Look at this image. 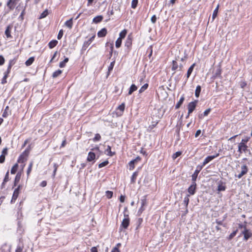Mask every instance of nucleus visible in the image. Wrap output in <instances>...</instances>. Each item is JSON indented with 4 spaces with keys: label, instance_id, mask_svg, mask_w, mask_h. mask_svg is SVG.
<instances>
[{
    "label": "nucleus",
    "instance_id": "54",
    "mask_svg": "<svg viewBox=\"0 0 252 252\" xmlns=\"http://www.w3.org/2000/svg\"><path fill=\"white\" fill-rule=\"evenodd\" d=\"M29 153V150L28 149H26L22 155H23V157H24V155H25V156L26 157L25 158H27V157H28Z\"/></svg>",
    "mask_w": 252,
    "mask_h": 252
},
{
    "label": "nucleus",
    "instance_id": "36",
    "mask_svg": "<svg viewBox=\"0 0 252 252\" xmlns=\"http://www.w3.org/2000/svg\"><path fill=\"white\" fill-rule=\"evenodd\" d=\"M101 139V136L99 134H96L95 135V136L93 138V141L94 142H96V141H99Z\"/></svg>",
    "mask_w": 252,
    "mask_h": 252
},
{
    "label": "nucleus",
    "instance_id": "1",
    "mask_svg": "<svg viewBox=\"0 0 252 252\" xmlns=\"http://www.w3.org/2000/svg\"><path fill=\"white\" fill-rule=\"evenodd\" d=\"M129 224V218L128 215L124 213V218L122 220L121 227H123L125 229H126Z\"/></svg>",
    "mask_w": 252,
    "mask_h": 252
},
{
    "label": "nucleus",
    "instance_id": "41",
    "mask_svg": "<svg viewBox=\"0 0 252 252\" xmlns=\"http://www.w3.org/2000/svg\"><path fill=\"white\" fill-rule=\"evenodd\" d=\"M21 178V174L20 173H18L15 178V186L16 185V183L19 182Z\"/></svg>",
    "mask_w": 252,
    "mask_h": 252
},
{
    "label": "nucleus",
    "instance_id": "28",
    "mask_svg": "<svg viewBox=\"0 0 252 252\" xmlns=\"http://www.w3.org/2000/svg\"><path fill=\"white\" fill-rule=\"evenodd\" d=\"M33 161H31L30 162V163L29 164V167H28V170H27V176H29V175H30L31 171H32V165H33Z\"/></svg>",
    "mask_w": 252,
    "mask_h": 252
},
{
    "label": "nucleus",
    "instance_id": "60",
    "mask_svg": "<svg viewBox=\"0 0 252 252\" xmlns=\"http://www.w3.org/2000/svg\"><path fill=\"white\" fill-rule=\"evenodd\" d=\"M111 252H120V251L117 248H113V249L111 250Z\"/></svg>",
    "mask_w": 252,
    "mask_h": 252
},
{
    "label": "nucleus",
    "instance_id": "29",
    "mask_svg": "<svg viewBox=\"0 0 252 252\" xmlns=\"http://www.w3.org/2000/svg\"><path fill=\"white\" fill-rule=\"evenodd\" d=\"M48 14V11L47 9L45 10L40 15L39 19H42L46 17Z\"/></svg>",
    "mask_w": 252,
    "mask_h": 252
},
{
    "label": "nucleus",
    "instance_id": "17",
    "mask_svg": "<svg viewBox=\"0 0 252 252\" xmlns=\"http://www.w3.org/2000/svg\"><path fill=\"white\" fill-rule=\"evenodd\" d=\"M184 99H185V97H184V95H182V96L181 97V98H180V99L179 101L178 102V103L176 104V106H175V108H176V109H178V108H180V107L181 106V105L182 104V103H183V101H184Z\"/></svg>",
    "mask_w": 252,
    "mask_h": 252
},
{
    "label": "nucleus",
    "instance_id": "49",
    "mask_svg": "<svg viewBox=\"0 0 252 252\" xmlns=\"http://www.w3.org/2000/svg\"><path fill=\"white\" fill-rule=\"evenodd\" d=\"M237 232V230L234 231L233 232H232L229 236L228 239L229 240H231V239H232L236 235Z\"/></svg>",
    "mask_w": 252,
    "mask_h": 252
},
{
    "label": "nucleus",
    "instance_id": "43",
    "mask_svg": "<svg viewBox=\"0 0 252 252\" xmlns=\"http://www.w3.org/2000/svg\"><path fill=\"white\" fill-rule=\"evenodd\" d=\"M210 111H211V109H210V108H209V109H208L206 110L204 112L203 114V115H202V114H201V115L199 116V117H200V118H202V116H203V115L204 116H207V115H208V114L210 113Z\"/></svg>",
    "mask_w": 252,
    "mask_h": 252
},
{
    "label": "nucleus",
    "instance_id": "61",
    "mask_svg": "<svg viewBox=\"0 0 252 252\" xmlns=\"http://www.w3.org/2000/svg\"><path fill=\"white\" fill-rule=\"evenodd\" d=\"M125 197L124 195H121L120 197V200L121 202H124L125 201Z\"/></svg>",
    "mask_w": 252,
    "mask_h": 252
},
{
    "label": "nucleus",
    "instance_id": "20",
    "mask_svg": "<svg viewBox=\"0 0 252 252\" xmlns=\"http://www.w3.org/2000/svg\"><path fill=\"white\" fill-rule=\"evenodd\" d=\"M65 25L69 29H71L73 26L72 18L70 19L65 23Z\"/></svg>",
    "mask_w": 252,
    "mask_h": 252
},
{
    "label": "nucleus",
    "instance_id": "2",
    "mask_svg": "<svg viewBox=\"0 0 252 252\" xmlns=\"http://www.w3.org/2000/svg\"><path fill=\"white\" fill-rule=\"evenodd\" d=\"M248 172V166L244 164L241 166V172L238 175H235V176L238 179L241 178L244 175H246Z\"/></svg>",
    "mask_w": 252,
    "mask_h": 252
},
{
    "label": "nucleus",
    "instance_id": "6",
    "mask_svg": "<svg viewBox=\"0 0 252 252\" xmlns=\"http://www.w3.org/2000/svg\"><path fill=\"white\" fill-rule=\"evenodd\" d=\"M20 188V186H19L14 191L13 196L11 200V203H13L17 199L18 197L19 194V190Z\"/></svg>",
    "mask_w": 252,
    "mask_h": 252
},
{
    "label": "nucleus",
    "instance_id": "35",
    "mask_svg": "<svg viewBox=\"0 0 252 252\" xmlns=\"http://www.w3.org/2000/svg\"><path fill=\"white\" fill-rule=\"evenodd\" d=\"M225 189V187L222 184H220L218 187V190L220 191H224Z\"/></svg>",
    "mask_w": 252,
    "mask_h": 252
},
{
    "label": "nucleus",
    "instance_id": "3",
    "mask_svg": "<svg viewBox=\"0 0 252 252\" xmlns=\"http://www.w3.org/2000/svg\"><path fill=\"white\" fill-rule=\"evenodd\" d=\"M196 101H192L189 103L188 107V114L187 116V118H188L189 114L191 113L193 110L195 109L196 105Z\"/></svg>",
    "mask_w": 252,
    "mask_h": 252
},
{
    "label": "nucleus",
    "instance_id": "22",
    "mask_svg": "<svg viewBox=\"0 0 252 252\" xmlns=\"http://www.w3.org/2000/svg\"><path fill=\"white\" fill-rule=\"evenodd\" d=\"M219 5H218L217 7L215 9V10L213 11V14H212V21L214 20L215 18L217 17L218 10H219Z\"/></svg>",
    "mask_w": 252,
    "mask_h": 252
},
{
    "label": "nucleus",
    "instance_id": "12",
    "mask_svg": "<svg viewBox=\"0 0 252 252\" xmlns=\"http://www.w3.org/2000/svg\"><path fill=\"white\" fill-rule=\"evenodd\" d=\"M107 33V30L105 28H103L97 32V35L99 37H104Z\"/></svg>",
    "mask_w": 252,
    "mask_h": 252
},
{
    "label": "nucleus",
    "instance_id": "14",
    "mask_svg": "<svg viewBox=\"0 0 252 252\" xmlns=\"http://www.w3.org/2000/svg\"><path fill=\"white\" fill-rule=\"evenodd\" d=\"M132 45V39L130 35H128L127 37L126 42L125 43V46L127 47V48H129Z\"/></svg>",
    "mask_w": 252,
    "mask_h": 252
},
{
    "label": "nucleus",
    "instance_id": "32",
    "mask_svg": "<svg viewBox=\"0 0 252 252\" xmlns=\"http://www.w3.org/2000/svg\"><path fill=\"white\" fill-rule=\"evenodd\" d=\"M126 32H127L126 30L122 31L119 34L120 37L119 38H121V39L124 38L126 36Z\"/></svg>",
    "mask_w": 252,
    "mask_h": 252
},
{
    "label": "nucleus",
    "instance_id": "58",
    "mask_svg": "<svg viewBox=\"0 0 252 252\" xmlns=\"http://www.w3.org/2000/svg\"><path fill=\"white\" fill-rule=\"evenodd\" d=\"M178 64H173L172 69L175 71V70L178 68Z\"/></svg>",
    "mask_w": 252,
    "mask_h": 252
},
{
    "label": "nucleus",
    "instance_id": "48",
    "mask_svg": "<svg viewBox=\"0 0 252 252\" xmlns=\"http://www.w3.org/2000/svg\"><path fill=\"white\" fill-rule=\"evenodd\" d=\"M249 139L250 137L247 136L242 139L240 143L246 144V143L249 141Z\"/></svg>",
    "mask_w": 252,
    "mask_h": 252
},
{
    "label": "nucleus",
    "instance_id": "62",
    "mask_svg": "<svg viewBox=\"0 0 252 252\" xmlns=\"http://www.w3.org/2000/svg\"><path fill=\"white\" fill-rule=\"evenodd\" d=\"M200 133H201V130H200V129L197 130L195 134V137H198L200 135Z\"/></svg>",
    "mask_w": 252,
    "mask_h": 252
},
{
    "label": "nucleus",
    "instance_id": "56",
    "mask_svg": "<svg viewBox=\"0 0 252 252\" xmlns=\"http://www.w3.org/2000/svg\"><path fill=\"white\" fill-rule=\"evenodd\" d=\"M151 20L153 23H155L156 22V20H157V17H156V15H153L152 17Z\"/></svg>",
    "mask_w": 252,
    "mask_h": 252
},
{
    "label": "nucleus",
    "instance_id": "16",
    "mask_svg": "<svg viewBox=\"0 0 252 252\" xmlns=\"http://www.w3.org/2000/svg\"><path fill=\"white\" fill-rule=\"evenodd\" d=\"M11 29L12 27L10 26H7L6 29V30L5 31V34L6 35L7 38H10L11 37L10 34Z\"/></svg>",
    "mask_w": 252,
    "mask_h": 252
},
{
    "label": "nucleus",
    "instance_id": "39",
    "mask_svg": "<svg viewBox=\"0 0 252 252\" xmlns=\"http://www.w3.org/2000/svg\"><path fill=\"white\" fill-rule=\"evenodd\" d=\"M182 154V152L178 151L174 154L172 156V158L173 159H176L177 157H179Z\"/></svg>",
    "mask_w": 252,
    "mask_h": 252
},
{
    "label": "nucleus",
    "instance_id": "40",
    "mask_svg": "<svg viewBox=\"0 0 252 252\" xmlns=\"http://www.w3.org/2000/svg\"><path fill=\"white\" fill-rule=\"evenodd\" d=\"M108 164V161L107 160H105L98 164L99 168H102L103 167L105 166Z\"/></svg>",
    "mask_w": 252,
    "mask_h": 252
},
{
    "label": "nucleus",
    "instance_id": "57",
    "mask_svg": "<svg viewBox=\"0 0 252 252\" xmlns=\"http://www.w3.org/2000/svg\"><path fill=\"white\" fill-rule=\"evenodd\" d=\"M144 210L145 208L144 207L141 206L138 210V213L139 214H141Z\"/></svg>",
    "mask_w": 252,
    "mask_h": 252
},
{
    "label": "nucleus",
    "instance_id": "27",
    "mask_svg": "<svg viewBox=\"0 0 252 252\" xmlns=\"http://www.w3.org/2000/svg\"><path fill=\"white\" fill-rule=\"evenodd\" d=\"M62 72V71L61 70H58L56 71H55L53 74H52V77L53 78H56L58 76H59Z\"/></svg>",
    "mask_w": 252,
    "mask_h": 252
},
{
    "label": "nucleus",
    "instance_id": "19",
    "mask_svg": "<svg viewBox=\"0 0 252 252\" xmlns=\"http://www.w3.org/2000/svg\"><path fill=\"white\" fill-rule=\"evenodd\" d=\"M57 43H58L57 40H52L49 43V47L50 49H52V48H54V47H55L57 45Z\"/></svg>",
    "mask_w": 252,
    "mask_h": 252
},
{
    "label": "nucleus",
    "instance_id": "52",
    "mask_svg": "<svg viewBox=\"0 0 252 252\" xmlns=\"http://www.w3.org/2000/svg\"><path fill=\"white\" fill-rule=\"evenodd\" d=\"M34 61V58L31 57L25 62V63H32Z\"/></svg>",
    "mask_w": 252,
    "mask_h": 252
},
{
    "label": "nucleus",
    "instance_id": "21",
    "mask_svg": "<svg viewBox=\"0 0 252 252\" xmlns=\"http://www.w3.org/2000/svg\"><path fill=\"white\" fill-rule=\"evenodd\" d=\"M199 172V170H196L194 173L192 175V182H195L198 174Z\"/></svg>",
    "mask_w": 252,
    "mask_h": 252
},
{
    "label": "nucleus",
    "instance_id": "53",
    "mask_svg": "<svg viewBox=\"0 0 252 252\" xmlns=\"http://www.w3.org/2000/svg\"><path fill=\"white\" fill-rule=\"evenodd\" d=\"M58 53L57 52H56L52 57L50 62H56L57 61L55 60V58L57 56Z\"/></svg>",
    "mask_w": 252,
    "mask_h": 252
},
{
    "label": "nucleus",
    "instance_id": "38",
    "mask_svg": "<svg viewBox=\"0 0 252 252\" xmlns=\"http://www.w3.org/2000/svg\"><path fill=\"white\" fill-rule=\"evenodd\" d=\"M106 196L108 198H111L113 196V192L111 191L107 190L105 192Z\"/></svg>",
    "mask_w": 252,
    "mask_h": 252
},
{
    "label": "nucleus",
    "instance_id": "7",
    "mask_svg": "<svg viewBox=\"0 0 252 252\" xmlns=\"http://www.w3.org/2000/svg\"><path fill=\"white\" fill-rule=\"evenodd\" d=\"M248 148V146L246 144L239 143L238 144V152L241 154L242 152H245Z\"/></svg>",
    "mask_w": 252,
    "mask_h": 252
},
{
    "label": "nucleus",
    "instance_id": "31",
    "mask_svg": "<svg viewBox=\"0 0 252 252\" xmlns=\"http://www.w3.org/2000/svg\"><path fill=\"white\" fill-rule=\"evenodd\" d=\"M138 173L137 172H135L133 173L131 178V182L134 183L135 182L136 178L137 176Z\"/></svg>",
    "mask_w": 252,
    "mask_h": 252
},
{
    "label": "nucleus",
    "instance_id": "13",
    "mask_svg": "<svg viewBox=\"0 0 252 252\" xmlns=\"http://www.w3.org/2000/svg\"><path fill=\"white\" fill-rule=\"evenodd\" d=\"M11 67V65L10 64H9V65H8V67L7 72L4 74V75L1 80L2 84H5L6 83V78L7 77V75L9 73V70L10 69Z\"/></svg>",
    "mask_w": 252,
    "mask_h": 252
},
{
    "label": "nucleus",
    "instance_id": "26",
    "mask_svg": "<svg viewBox=\"0 0 252 252\" xmlns=\"http://www.w3.org/2000/svg\"><path fill=\"white\" fill-rule=\"evenodd\" d=\"M195 64H192V65L190 66V67L188 69V72H187V78H189L191 74V72H192V70L193 69V68L194 67Z\"/></svg>",
    "mask_w": 252,
    "mask_h": 252
},
{
    "label": "nucleus",
    "instance_id": "55",
    "mask_svg": "<svg viewBox=\"0 0 252 252\" xmlns=\"http://www.w3.org/2000/svg\"><path fill=\"white\" fill-rule=\"evenodd\" d=\"M5 160V156L1 155L0 156V163H3L4 161Z\"/></svg>",
    "mask_w": 252,
    "mask_h": 252
},
{
    "label": "nucleus",
    "instance_id": "10",
    "mask_svg": "<svg viewBox=\"0 0 252 252\" xmlns=\"http://www.w3.org/2000/svg\"><path fill=\"white\" fill-rule=\"evenodd\" d=\"M95 34L93 35L90 38V39L84 42L83 45V48L85 49H86V48L91 44L92 42L94 40V37H95Z\"/></svg>",
    "mask_w": 252,
    "mask_h": 252
},
{
    "label": "nucleus",
    "instance_id": "64",
    "mask_svg": "<svg viewBox=\"0 0 252 252\" xmlns=\"http://www.w3.org/2000/svg\"><path fill=\"white\" fill-rule=\"evenodd\" d=\"M22 249L20 247H17L16 250V252H22Z\"/></svg>",
    "mask_w": 252,
    "mask_h": 252
},
{
    "label": "nucleus",
    "instance_id": "42",
    "mask_svg": "<svg viewBox=\"0 0 252 252\" xmlns=\"http://www.w3.org/2000/svg\"><path fill=\"white\" fill-rule=\"evenodd\" d=\"M113 67H114V64H110L109 65V66H108V72H107V76L106 77H107L109 74H110V72H111V71L112 70L113 68Z\"/></svg>",
    "mask_w": 252,
    "mask_h": 252
},
{
    "label": "nucleus",
    "instance_id": "24",
    "mask_svg": "<svg viewBox=\"0 0 252 252\" xmlns=\"http://www.w3.org/2000/svg\"><path fill=\"white\" fill-rule=\"evenodd\" d=\"M189 195L188 194L185 197V198L184 199L183 203L186 208H187L188 205L189 204Z\"/></svg>",
    "mask_w": 252,
    "mask_h": 252
},
{
    "label": "nucleus",
    "instance_id": "23",
    "mask_svg": "<svg viewBox=\"0 0 252 252\" xmlns=\"http://www.w3.org/2000/svg\"><path fill=\"white\" fill-rule=\"evenodd\" d=\"M105 153L107 155L109 156H112L114 153H113L111 151V147L110 146H108L107 149L105 150Z\"/></svg>",
    "mask_w": 252,
    "mask_h": 252
},
{
    "label": "nucleus",
    "instance_id": "37",
    "mask_svg": "<svg viewBox=\"0 0 252 252\" xmlns=\"http://www.w3.org/2000/svg\"><path fill=\"white\" fill-rule=\"evenodd\" d=\"M148 87V84H144L141 88L139 90V92L140 93H142L143 92H144L145 90H146L147 89Z\"/></svg>",
    "mask_w": 252,
    "mask_h": 252
},
{
    "label": "nucleus",
    "instance_id": "45",
    "mask_svg": "<svg viewBox=\"0 0 252 252\" xmlns=\"http://www.w3.org/2000/svg\"><path fill=\"white\" fill-rule=\"evenodd\" d=\"M138 3V0H132L131 2V7L133 8H135Z\"/></svg>",
    "mask_w": 252,
    "mask_h": 252
},
{
    "label": "nucleus",
    "instance_id": "25",
    "mask_svg": "<svg viewBox=\"0 0 252 252\" xmlns=\"http://www.w3.org/2000/svg\"><path fill=\"white\" fill-rule=\"evenodd\" d=\"M137 90V87L133 84L132 85L128 91V94H131L134 91H136Z\"/></svg>",
    "mask_w": 252,
    "mask_h": 252
},
{
    "label": "nucleus",
    "instance_id": "44",
    "mask_svg": "<svg viewBox=\"0 0 252 252\" xmlns=\"http://www.w3.org/2000/svg\"><path fill=\"white\" fill-rule=\"evenodd\" d=\"M135 160H132L129 162L130 170H132L134 168Z\"/></svg>",
    "mask_w": 252,
    "mask_h": 252
},
{
    "label": "nucleus",
    "instance_id": "33",
    "mask_svg": "<svg viewBox=\"0 0 252 252\" xmlns=\"http://www.w3.org/2000/svg\"><path fill=\"white\" fill-rule=\"evenodd\" d=\"M18 164L16 163L11 168V173L12 174H14L16 173L17 170V168H18Z\"/></svg>",
    "mask_w": 252,
    "mask_h": 252
},
{
    "label": "nucleus",
    "instance_id": "30",
    "mask_svg": "<svg viewBox=\"0 0 252 252\" xmlns=\"http://www.w3.org/2000/svg\"><path fill=\"white\" fill-rule=\"evenodd\" d=\"M201 91V87L200 86H197L195 89V95L198 97Z\"/></svg>",
    "mask_w": 252,
    "mask_h": 252
},
{
    "label": "nucleus",
    "instance_id": "18",
    "mask_svg": "<svg viewBox=\"0 0 252 252\" xmlns=\"http://www.w3.org/2000/svg\"><path fill=\"white\" fill-rule=\"evenodd\" d=\"M102 19H103V17L102 16H97L95 17L93 19V21L94 23H98L100 22Z\"/></svg>",
    "mask_w": 252,
    "mask_h": 252
},
{
    "label": "nucleus",
    "instance_id": "63",
    "mask_svg": "<svg viewBox=\"0 0 252 252\" xmlns=\"http://www.w3.org/2000/svg\"><path fill=\"white\" fill-rule=\"evenodd\" d=\"M91 252H97L96 247H92L91 249Z\"/></svg>",
    "mask_w": 252,
    "mask_h": 252
},
{
    "label": "nucleus",
    "instance_id": "34",
    "mask_svg": "<svg viewBox=\"0 0 252 252\" xmlns=\"http://www.w3.org/2000/svg\"><path fill=\"white\" fill-rule=\"evenodd\" d=\"M121 44H122V39L121 38H118L116 41V43H115L116 47L117 48H119L121 46Z\"/></svg>",
    "mask_w": 252,
    "mask_h": 252
},
{
    "label": "nucleus",
    "instance_id": "4",
    "mask_svg": "<svg viewBox=\"0 0 252 252\" xmlns=\"http://www.w3.org/2000/svg\"><path fill=\"white\" fill-rule=\"evenodd\" d=\"M242 233L244 235V239L245 240H248L252 235V232L247 229L246 226H244V230Z\"/></svg>",
    "mask_w": 252,
    "mask_h": 252
},
{
    "label": "nucleus",
    "instance_id": "46",
    "mask_svg": "<svg viewBox=\"0 0 252 252\" xmlns=\"http://www.w3.org/2000/svg\"><path fill=\"white\" fill-rule=\"evenodd\" d=\"M8 108H9L8 106L6 107V108L2 115L3 117L6 118L8 115V113H7V110H8Z\"/></svg>",
    "mask_w": 252,
    "mask_h": 252
},
{
    "label": "nucleus",
    "instance_id": "15",
    "mask_svg": "<svg viewBox=\"0 0 252 252\" xmlns=\"http://www.w3.org/2000/svg\"><path fill=\"white\" fill-rule=\"evenodd\" d=\"M95 158V154L94 153L90 152L88 154L87 160L88 161H92V160L94 159Z\"/></svg>",
    "mask_w": 252,
    "mask_h": 252
},
{
    "label": "nucleus",
    "instance_id": "8",
    "mask_svg": "<svg viewBox=\"0 0 252 252\" xmlns=\"http://www.w3.org/2000/svg\"><path fill=\"white\" fill-rule=\"evenodd\" d=\"M196 186L195 182H192V184L188 188V191L190 195H193L195 193Z\"/></svg>",
    "mask_w": 252,
    "mask_h": 252
},
{
    "label": "nucleus",
    "instance_id": "11",
    "mask_svg": "<svg viewBox=\"0 0 252 252\" xmlns=\"http://www.w3.org/2000/svg\"><path fill=\"white\" fill-rule=\"evenodd\" d=\"M27 160V158H25V157H23V155H21L20 157L19 158V159L18 160V161L19 163H23V165H22V169H23L25 166V162Z\"/></svg>",
    "mask_w": 252,
    "mask_h": 252
},
{
    "label": "nucleus",
    "instance_id": "5",
    "mask_svg": "<svg viewBox=\"0 0 252 252\" xmlns=\"http://www.w3.org/2000/svg\"><path fill=\"white\" fill-rule=\"evenodd\" d=\"M219 155V154H217L215 155L208 156L204 160V161H203V162L202 163V166L201 167V168H202V167L204 166L207 163H208V162H209L210 161L212 160L213 159H214L215 158H216L217 157H218Z\"/></svg>",
    "mask_w": 252,
    "mask_h": 252
},
{
    "label": "nucleus",
    "instance_id": "51",
    "mask_svg": "<svg viewBox=\"0 0 252 252\" xmlns=\"http://www.w3.org/2000/svg\"><path fill=\"white\" fill-rule=\"evenodd\" d=\"M63 35V30H61L59 31V32L58 34V36H57L58 39H61Z\"/></svg>",
    "mask_w": 252,
    "mask_h": 252
},
{
    "label": "nucleus",
    "instance_id": "47",
    "mask_svg": "<svg viewBox=\"0 0 252 252\" xmlns=\"http://www.w3.org/2000/svg\"><path fill=\"white\" fill-rule=\"evenodd\" d=\"M141 204L142 207H144L147 205V201L146 198L144 197L143 199L141 200Z\"/></svg>",
    "mask_w": 252,
    "mask_h": 252
},
{
    "label": "nucleus",
    "instance_id": "59",
    "mask_svg": "<svg viewBox=\"0 0 252 252\" xmlns=\"http://www.w3.org/2000/svg\"><path fill=\"white\" fill-rule=\"evenodd\" d=\"M240 85L242 88H244L247 85V83L245 82H241Z\"/></svg>",
    "mask_w": 252,
    "mask_h": 252
},
{
    "label": "nucleus",
    "instance_id": "9",
    "mask_svg": "<svg viewBox=\"0 0 252 252\" xmlns=\"http://www.w3.org/2000/svg\"><path fill=\"white\" fill-rule=\"evenodd\" d=\"M125 105L124 103L121 104L120 105H119L118 107V108L117 109V112H116L117 116H121L122 115V114L125 110Z\"/></svg>",
    "mask_w": 252,
    "mask_h": 252
},
{
    "label": "nucleus",
    "instance_id": "50",
    "mask_svg": "<svg viewBox=\"0 0 252 252\" xmlns=\"http://www.w3.org/2000/svg\"><path fill=\"white\" fill-rule=\"evenodd\" d=\"M54 171H53V176L55 177V175L56 174V172H57V170L58 165L57 163H54Z\"/></svg>",
    "mask_w": 252,
    "mask_h": 252
}]
</instances>
